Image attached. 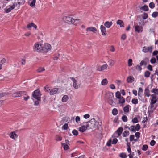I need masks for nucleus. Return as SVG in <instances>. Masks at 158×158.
<instances>
[{
  "label": "nucleus",
  "instance_id": "19",
  "mask_svg": "<svg viewBox=\"0 0 158 158\" xmlns=\"http://www.w3.org/2000/svg\"><path fill=\"white\" fill-rule=\"evenodd\" d=\"M86 31L88 32H92L93 33H96L97 31L96 28L94 27H89L86 29Z\"/></svg>",
  "mask_w": 158,
  "mask_h": 158
},
{
  "label": "nucleus",
  "instance_id": "8",
  "mask_svg": "<svg viewBox=\"0 0 158 158\" xmlns=\"http://www.w3.org/2000/svg\"><path fill=\"white\" fill-rule=\"evenodd\" d=\"M25 2V0H15V2L13 3L16 6V8L18 9L20 5L23 4Z\"/></svg>",
  "mask_w": 158,
  "mask_h": 158
},
{
  "label": "nucleus",
  "instance_id": "26",
  "mask_svg": "<svg viewBox=\"0 0 158 158\" xmlns=\"http://www.w3.org/2000/svg\"><path fill=\"white\" fill-rule=\"evenodd\" d=\"M116 23L120 25V26L121 27H124V23L122 20H118L116 22Z\"/></svg>",
  "mask_w": 158,
  "mask_h": 158
},
{
  "label": "nucleus",
  "instance_id": "52",
  "mask_svg": "<svg viewBox=\"0 0 158 158\" xmlns=\"http://www.w3.org/2000/svg\"><path fill=\"white\" fill-rule=\"evenodd\" d=\"M158 13L157 12H154L152 14V16L153 18H156L158 16Z\"/></svg>",
  "mask_w": 158,
  "mask_h": 158
},
{
  "label": "nucleus",
  "instance_id": "15",
  "mask_svg": "<svg viewBox=\"0 0 158 158\" xmlns=\"http://www.w3.org/2000/svg\"><path fill=\"white\" fill-rule=\"evenodd\" d=\"M139 23L141 26H144L147 23V21L141 17H138Z\"/></svg>",
  "mask_w": 158,
  "mask_h": 158
},
{
  "label": "nucleus",
  "instance_id": "27",
  "mask_svg": "<svg viewBox=\"0 0 158 158\" xmlns=\"http://www.w3.org/2000/svg\"><path fill=\"white\" fill-rule=\"evenodd\" d=\"M69 97L67 95H64L62 98L61 101L63 102H66L69 99Z\"/></svg>",
  "mask_w": 158,
  "mask_h": 158
},
{
  "label": "nucleus",
  "instance_id": "39",
  "mask_svg": "<svg viewBox=\"0 0 158 158\" xmlns=\"http://www.w3.org/2000/svg\"><path fill=\"white\" fill-rule=\"evenodd\" d=\"M119 156L121 158H126L127 157L126 154L125 153H122L120 154Z\"/></svg>",
  "mask_w": 158,
  "mask_h": 158
},
{
  "label": "nucleus",
  "instance_id": "13",
  "mask_svg": "<svg viewBox=\"0 0 158 158\" xmlns=\"http://www.w3.org/2000/svg\"><path fill=\"white\" fill-rule=\"evenodd\" d=\"M15 7H16V6L13 3V4L12 5H10L7 7L6 9H5V12L6 13H8L10 12L11 10L14 9Z\"/></svg>",
  "mask_w": 158,
  "mask_h": 158
},
{
  "label": "nucleus",
  "instance_id": "42",
  "mask_svg": "<svg viewBox=\"0 0 158 158\" xmlns=\"http://www.w3.org/2000/svg\"><path fill=\"white\" fill-rule=\"evenodd\" d=\"M10 93H9V92H7L6 93H1L0 94V98L2 97H4V96H5V95H7L8 94H10ZM1 102L0 101V106H1Z\"/></svg>",
  "mask_w": 158,
  "mask_h": 158
},
{
  "label": "nucleus",
  "instance_id": "57",
  "mask_svg": "<svg viewBox=\"0 0 158 158\" xmlns=\"http://www.w3.org/2000/svg\"><path fill=\"white\" fill-rule=\"evenodd\" d=\"M127 37L126 35L125 34H123L121 36V39L123 40H125Z\"/></svg>",
  "mask_w": 158,
  "mask_h": 158
},
{
  "label": "nucleus",
  "instance_id": "40",
  "mask_svg": "<svg viewBox=\"0 0 158 158\" xmlns=\"http://www.w3.org/2000/svg\"><path fill=\"white\" fill-rule=\"evenodd\" d=\"M115 96L116 98L118 99H119L122 97V96H121L120 93L119 91H118L116 93Z\"/></svg>",
  "mask_w": 158,
  "mask_h": 158
},
{
  "label": "nucleus",
  "instance_id": "44",
  "mask_svg": "<svg viewBox=\"0 0 158 158\" xmlns=\"http://www.w3.org/2000/svg\"><path fill=\"white\" fill-rule=\"evenodd\" d=\"M132 64V60L131 59H129L128 60V66L129 67H131Z\"/></svg>",
  "mask_w": 158,
  "mask_h": 158
},
{
  "label": "nucleus",
  "instance_id": "1",
  "mask_svg": "<svg viewBox=\"0 0 158 158\" xmlns=\"http://www.w3.org/2000/svg\"><path fill=\"white\" fill-rule=\"evenodd\" d=\"M51 48V45L48 43L42 44L40 42L35 43L33 46V50L34 52H38L46 53Z\"/></svg>",
  "mask_w": 158,
  "mask_h": 158
},
{
  "label": "nucleus",
  "instance_id": "10",
  "mask_svg": "<svg viewBox=\"0 0 158 158\" xmlns=\"http://www.w3.org/2000/svg\"><path fill=\"white\" fill-rule=\"evenodd\" d=\"M25 94V93L24 92L20 91L14 93L12 94V96L14 98L19 97Z\"/></svg>",
  "mask_w": 158,
  "mask_h": 158
},
{
  "label": "nucleus",
  "instance_id": "47",
  "mask_svg": "<svg viewBox=\"0 0 158 158\" xmlns=\"http://www.w3.org/2000/svg\"><path fill=\"white\" fill-rule=\"evenodd\" d=\"M55 139L56 141H60L62 139V138L59 135H56Z\"/></svg>",
  "mask_w": 158,
  "mask_h": 158
},
{
  "label": "nucleus",
  "instance_id": "59",
  "mask_svg": "<svg viewBox=\"0 0 158 158\" xmlns=\"http://www.w3.org/2000/svg\"><path fill=\"white\" fill-rule=\"evenodd\" d=\"M135 127L136 128V131H139L140 129V127L139 124H137L135 125Z\"/></svg>",
  "mask_w": 158,
  "mask_h": 158
},
{
  "label": "nucleus",
  "instance_id": "29",
  "mask_svg": "<svg viewBox=\"0 0 158 158\" xmlns=\"http://www.w3.org/2000/svg\"><path fill=\"white\" fill-rule=\"evenodd\" d=\"M130 107V106L129 105H127L126 106L123 108V110L124 112L126 113L128 112L129 111V108Z\"/></svg>",
  "mask_w": 158,
  "mask_h": 158
},
{
  "label": "nucleus",
  "instance_id": "32",
  "mask_svg": "<svg viewBox=\"0 0 158 158\" xmlns=\"http://www.w3.org/2000/svg\"><path fill=\"white\" fill-rule=\"evenodd\" d=\"M144 94L147 97H148L150 96V92L148 88L145 89L144 91Z\"/></svg>",
  "mask_w": 158,
  "mask_h": 158
},
{
  "label": "nucleus",
  "instance_id": "16",
  "mask_svg": "<svg viewBox=\"0 0 158 158\" xmlns=\"http://www.w3.org/2000/svg\"><path fill=\"white\" fill-rule=\"evenodd\" d=\"M100 29L102 35L103 36L106 35V32L105 27L102 25H101L100 26Z\"/></svg>",
  "mask_w": 158,
  "mask_h": 158
},
{
  "label": "nucleus",
  "instance_id": "6",
  "mask_svg": "<svg viewBox=\"0 0 158 158\" xmlns=\"http://www.w3.org/2000/svg\"><path fill=\"white\" fill-rule=\"evenodd\" d=\"M62 91L61 90V89L59 88H55L51 89L50 92V95H53L55 94H58L59 93L62 92Z\"/></svg>",
  "mask_w": 158,
  "mask_h": 158
},
{
  "label": "nucleus",
  "instance_id": "58",
  "mask_svg": "<svg viewBox=\"0 0 158 158\" xmlns=\"http://www.w3.org/2000/svg\"><path fill=\"white\" fill-rule=\"evenodd\" d=\"M80 118L79 116H77L75 118V121L77 123H79V122H80Z\"/></svg>",
  "mask_w": 158,
  "mask_h": 158
},
{
  "label": "nucleus",
  "instance_id": "3",
  "mask_svg": "<svg viewBox=\"0 0 158 158\" xmlns=\"http://www.w3.org/2000/svg\"><path fill=\"white\" fill-rule=\"evenodd\" d=\"M63 20L64 21L69 23H72L75 25L79 23L81 20L79 19H74L69 16H64L63 17Z\"/></svg>",
  "mask_w": 158,
  "mask_h": 158
},
{
  "label": "nucleus",
  "instance_id": "34",
  "mask_svg": "<svg viewBox=\"0 0 158 158\" xmlns=\"http://www.w3.org/2000/svg\"><path fill=\"white\" fill-rule=\"evenodd\" d=\"M129 134V132L128 131H125L122 134L123 137H126L128 136Z\"/></svg>",
  "mask_w": 158,
  "mask_h": 158
},
{
  "label": "nucleus",
  "instance_id": "9",
  "mask_svg": "<svg viewBox=\"0 0 158 158\" xmlns=\"http://www.w3.org/2000/svg\"><path fill=\"white\" fill-rule=\"evenodd\" d=\"M123 131V128L121 127H119L112 135V137H118L122 134Z\"/></svg>",
  "mask_w": 158,
  "mask_h": 158
},
{
  "label": "nucleus",
  "instance_id": "46",
  "mask_svg": "<svg viewBox=\"0 0 158 158\" xmlns=\"http://www.w3.org/2000/svg\"><path fill=\"white\" fill-rule=\"evenodd\" d=\"M118 139H117L116 138H114L112 140V141H111V143L112 144H116V143H117V142H118Z\"/></svg>",
  "mask_w": 158,
  "mask_h": 158
},
{
  "label": "nucleus",
  "instance_id": "17",
  "mask_svg": "<svg viewBox=\"0 0 158 158\" xmlns=\"http://www.w3.org/2000/svg\"><path fill=\"white\" fill-rule=\"evenodd\" d=\"M10 137L14 139L15 140V139L17 138L18 136V135L16 134L15 132H11L9 135Z\"/></svg>",
  "mask_w": 158,
  "mask_h": 158
},
{
  "label": "nucleus",
  "instance_id": "62",
  "mask_svg": "<svg viewBox=\"0 0 158 158\" xmlns=\"http://www.w3.org/2000/svg\"><path fill=\"white\" fill-rule=\"evenodd\" d=\"M147 68L150 71H152L153 70L152 67L150 65H148V66Z\"/></svg>",
  "mask_w": 158,
  "mask_h": 158
},
{
  "label": "nucleus",
  "instance_id": "5",
  "mask_svg": "<svg viewBox=\"0 0 158 158\" xmlns=\"http://www.w3.org/2000/svg\"><path fill=\"white\" fill-rule=\"evenodd\" d=\"M94 123L95 119H93L87 123H84L83 124H86L88 129H89L94 128Z\"/></svg>",
  "mask_w": 158,
  "mask_h": 158
},
{
  "label": "nucleus",
  "instance_id": "36",
  "mask_svg": "<svg viewBox=\"0 0 158 158\" xmlns=\"http://www.w3.org/2000/svg\"><path fill=\"white\" fill-rule=\"evenodd\" d=\"M119 99V103H123L125 102V99L122 97L121 98L118 99Z\"/></svg>",
  "mask_w": 158,
  "mask_h": 158
},
{
  "label": "nucleus",
  "instance_id": "45",
  "mask_svg": "<svg viewBox=\"0 0 158 158\" xmlns=\"http://www.w3.org/2000/svg\"><path fill=\"white\" fill-rule=\"evenodd\" d=\"M122 121L124 122H127V118L126 115H123L122 117Z\"/></svg>",
  "mask_w": 158,
  "mask_h": 158
},
{
  "label": "nucleus",
  "instance_id": "11",
  "mask_svg": "<svg viewBox=\"0 0 158 158\" xmlns=\"http://www.w3.org/2000/svg\"><path fill=\"white\" fill-rule=\"evenodd\" d=\"M135 30L138 33H140L143 31V28L141 25H136L135 26Z\"/></svg>",
  "mask_w": 158,
  "mask_h": 158
},
{
  "label": "nucleus",
  "instance_id": "64",
  "mask_svg": "<svg viewBox=\"0 0 158 158\" xmlns=\"http://www.w3.org/2000/svg\"><path fill=\"white\" fill-rule=\"evenodd\" d=\"M136 69L138 71H141L142 69V68L139 65H137L136 66Z\"/></svg>",
  "mask_w": 158,
  "mask_h": 158
},
{
  "label": "nucleus",
  "instance_id": "50",
  "mask_svg": "<svg viewBox=\"0 0 158 158\" xmlns=\"http://www.w3.org/2000/svg\"><path fill=\"white\" fill-rule=\"evenodd\" d=\"M150 74V72L148 71H146L145 72L144 76L145 77H148Z\"/></svg>",
  "mask_w": 158,
  "mask_h": 158
},
{
  "label": "nucleus",
  "instance_id": "12",
  "mask_svg": "<svg viewBox=\"0 0 158 158\" xmlns=\"http://www.w3.org/2000/svg\"><path fill=\"white\" fill-rule=\"evenodd\" d=\"M108 65L107 64H104L101 66H98L97 67V70L99 71H102L106 69Z\"/></svg>",
  "mask_w": 158,
  "mask_h": 158
},
{
  "label": "nucleus",
  "instance_id": "55",
  "mask_svg": "<svg viewBox=\"0 0 158 158\" xmlns=\"http://www.w3.org/2000/svg\"><path fill=\"white\" fill-rule=\"evenodd\" d=\"M72 133L75 135H77L78 134V131L76 130H73Z\"/></svg>",
  "mask_w": 158,
  "mask_h": 158
},
{
  "label": "nucleus",
  "instance_id": "54",
  "mask_svg": "<svg viewBox=\"0 0 158 158\" xmlns=\"http://www.w3.org/2000/svg\"><path fill=\"white\" fill-rule=\"evenodd\" d=\"M149 7L151 9H153L155 7V4L153 2H151L149 4Z\"/></svg>",
  "mask_w": 158,
  "mask_h": 158
},
{
  "label": "nucleus",
  "instance_id": "49",
  "mask_svg": "<svg viewBox=\"0 0 158 158\" xmlns=\"http://www.w3.org/2000/svg\"><path fill=\"white\" fill-rule=\"evenodd\" d=\"M45 70V69L43 67H40L37 70V71L38 73H41Z\"/></svg>",
  "mask_w": 158,
  "mask_h": 158
},
{
  "label": "nucleus",
  "instance_id": "48",
  "mask_svg": "<svg viewBox=\"0 0 158 158\" xmlns=\"http://www.w3.org/2000/svg\"><path fill=\"white\" fill-rule=\"evenodd\" d=\"M150 61L152 64H153L156 62V60L155 57H152Z\"/></svg>",
  "mask_w": 158,
  "mask_h": 158
},
{
  "label": "nucleus",
  "instance_id": "41",
  "mask_svg": "<svg viewBox=\"0 0 158 158\" xmlns=\"http://www.w3.org/2000/svg\"><path fill=\"white\" fill-rule=\"evenodd\" d=\"M138 118L136 117H135L132 120V122L133 123H136L138 122Z\"/></svg>",
  "mask_w": 158,
  "mask_h": 158
},
{
  "label": "nucleus",
  "instance_id": "33",
  "mask_svg": "<svg viewBox=\"0 0 158 158\" xmlns=\"http://www.w3.org/2000/svg\"><path fill=\"white\" fill-rule=\"evenodd\" d=\"M152 93H153L156 95H158V89L154 88H153L151 91Z\"/></svg>",
  "mask_w": 158,
  "mask_h": 158
},
{
  "label": "nucleus",
  "instance_id": "4",
  "mask_svg": "<svg viewBox=\"0 0 158 158\" xmlns=\"http://www.w3.org/2000/svg\"><path fill=\"white\" fill-rule=\"evenodd\" d=\"M106 99L108 103L111 106L113 105L114 97L113 93L108 92L106 93Z\"/></svg>",
  "mask_w": 158,
  "mask_h": 158
},
{
  "label": "nucleus",
  "instance_id": "56",
  "mask_svg": "<svg viewBox=\"0 0 158 158\" xmlns=\"http://www.w3.org/2000/svg\"><path fill=\"white\" fill-rule=\"evenodd\" d=\"M148 148V146L147 145H143L142 149L144 151H146Z\"/></svg>",
  "mask_w": 158,
  "mask_h": 158
},
{
  "label": "nucleus",
  "instance_id": "37",
  "mask_svg": "<svg viewBox=\"0 0 158 158\" xmlns=\"http://www.w3.org/2000/svg\"><path fill=\"white\" fill-rule=\"evenodd\" d=\"M35 2L36 0H32L30 3V6L31 7H34L35 6Z\"/></svg>",
  "mask_w": 158,
  "mask_h": 158
},
{
  "label": "nucleus",
  "instance_id": "60",
  "mask_svg": "<svg viewBox=\"0 0 158 158\" xmlns=\"http://www.w3.org/2000/svg\"><path fill=\"white\" fill-rule=\"evenodd\" d=\"M109 87L112 89H114L116 88L115 85L113 84L110 85Z\"/></svg>",
  "mask_w": 158,
  "mask_h": 158
},
{
  "label": "nucleus",
  "instance_id": "63",
  "mask_svg": "<svg viewBox=\"0 0 158 158\" xmlns=\"http://www.w3.org/2000/svg\"><path fill=\"white\" fill-rule=\"evenodd\" d=\"M134 135H131L130 137V141H132L134 139Z\"/></svg>",
  "mask_w": 158,
  "mask_h": 158
},
{
  "label": "nucleus",
  "instance_id": "24",
  "mask_svg": "<svg viewBox=\"0 0 158 158\" xmlns=\"http://www.w3.org/2000/svg\"><path fill=\"white\" fill-rule=\"evenodd\" d=\"M108 63L109 66H112L114 64L115 61L112 59H109L108 61Z\"/></svg>",
  "mask_w": 158,
  "mask_h": 158
},
{
  "label": "nucleus",
  "instance_id": "2",
  "mask_svg": "<svg viewBox=\"0 0 158 158\" xmlns=\"http://www.w3.org/2000/svg\"><path fill=\"white\" fill-rule=\"evenodd\" d=\"M41 94L39 90H36L34 91L32 94L33 98H32L34 102V105L37 106L39 102L41 101Z\"/></svg>",
  "mask_w": 158,
  "mask_h": 158
},
{
  "label": "nucleus",
  "instance_id": "28",
  "mask_svg": "<svg viewBox=\"0 0 158 158\" xmlns=\"http://www.w3.org/2000/svg\"><path fill=\"white\" fill-rule=\"evenodd\" d=\"M139 17H141L143 19H145L148 18V15L147 13L144 12L143 14L139 15Z\"/></svg>",
  "mask_w": 158,
  "mask_h": 158
},
{
  "label": "nucleus",
  "instance_id": "61",
  "mask_svg": "<svg viewBox=\"0 0 158 158\" xmlns=\"http://www.w3.org/2000/svg\"><path fill=\"white\" fill-rule=\"evenodd\" d=\"M134 125H132L130 127V130L131 131L135 132V130L134 129Z\"/></svg>",
  "mask_w": 158,
  "mask_h": 158
},
{
  "label": "nucleus",
  "instance_id": "21",
  "mask_svg": "<svg viewBox=\"0 0 158 158\" xmlns=\"http://www.w3.org/2000/svg\"><path fill=\"white\" fill-rule=\"evenodd\" d=\"M151 96L152 98L151 99L150 103L155 104L157 101L156 97L153 94H152Z\"/></svg>",
  "mask_w": 158,
  "mask_h": 158
},
{
  "label": "nucleus",
  "instance_id": "7",
  "mask_svg": "<svg viewBox=\"0 0 158 158\" xmlns=\"http://www.w3.org/2000/svg\"><path fill=\"white\" fill-rule=\"evenodd\" d=\"M152 46H150L149 47L145 46L142 49V51L143 52L147 53L149 52L151 53L152 50Z\"/></svg>",
  "mask_w": 158,
  "mask_h": 158
},
{
  "label": "nucleus",
  "instance_id": "25",
  "mask_svg": "<svg viewBox=\"0 0 158 158\" xmlns=\"http://www.w3.org/2000/svg\"><path fill=\"white\" fill-rule=\"evenodd\" d=\"M154 104V103H150V106L149 108L152 111H154L156 107V106Z\"/></svg>",
  "mask_w": 158,
  "mask_h": 158
},
{
  "label": "nucleus",
  "instance_id": "38",
  "mask_svg": "<svg viewBox=\"0 0 158 158\" xmlns=\"http://www.w3.org/2000/svg\"><path fill=\"white\" fill-rule=\"evenodd\" d=\"M118 113V110L116 108H114L113 109L112 111V113L113 115H116Z\"/></svg>",
  "mask_w": 158,
  "mask_h": 158
},
{
  "label": "nucleus",
  "instance_id": "22",
  "mask_svg": "<svg viewBox=\"0 0 158 158\" xmlns=\"http://www.w3.org/2000/svg\"><path fill=\"white\" fill-rule=\"evenodd\" d=\"M112 24L113 23L111 21H106L104 25L105 27H106L107 28H109L110 27Z\"/></svg>",
  "mask_w": 158,
  "mask_h": 158
},
{
  "label": "nucleus",
  "instance_id": "53",
  "mask_svg": "<svg viewBox=\"0 0 158 158\" xmlns=\"http://www.w3.org/2000/svg\"><path fill=\"white\" fill-rule=\"evenodd\" d=\"M45 89L47 92H49L50 93V92L51 89H50V87L49 86L47 85L45 87Z\"/></svg>",
  "mask_w": 158,
  "mask_h": 158
},
{
  "label": "nucleus",
  "instance_id": "51",
  "mask_svg": "<svg viewBox=\"0 0 158 158\" xmlns=\"http://www.w3.org/2000/svg\"><path fill=\"white\" fill-rule=\"evenodd\" d=\"M147 62L146 61H143V60L141 61L140 63V66H142L143 65H147Z\"/></svg>",
  "mask_w": 158,
  "mask_h": 158
},
{
  "label": "nucleus",
  "instance_id": "31",
  "mask_svg": "<svg viewBox=\"0 0 158 158\" xmlns=\"http://www.w3.org/2000/svg\"><path fill=\"white\" fill-rule=\"evenodd\" d=\"M140 9L144 11H148V8L147 6L145 5L140 8Z\"/></svg>",
  "mask_w": 158,
  "mask_h": 158
},
{
  "label": "nucleus",
  "instance_id": "23",
  "mask_svg": "<svg viewBox=\"0 0 158 158\" xmlns=\"http://www.w3.org/2000/svg\"><path fill=\"white\" fill-rule=\"evenodd\" d=\"M134 78L132 76H129L127 79V81L128 83H132L134 81Z\"/></svg>",
  "mask_w": 158,
  "mask_h": 158
},
{
  "label": "nucleus",
  "instance_id": "35",
  "mask_svg": "<svg viewBox=\"0 0 158 158\" xmlns=\"http://www.w3.org/2000/svg\"><path fill=\"white\" fill-rule=\"evenodd\" d=\"M62 146L63 147L64 149L65 150H67L69 148V147L65 143H62Z\"/></svg>",
  "mask_w": 158,
  "mask_h": 158
},
{
  "label": "nucleus",
  "instance_id": "20",
  "mask_svg": "<svg viewBox=\"0 0 158 158\" xmlns=\"http://www.w3.org/2000/svg\"><path fill=\"white\" fill-rule=\"evenodd\" d=\"M102 128V123L95 121V120L94 128L99 129Z\"/></svg>",
  "mask_w": 158,
  "mask_h": 158
},
{
  "label": "nucleus",
  "instance_id": "43",
  "mask_svg": "<svg viewBox=\"0 0 158 158\" xmlns=\"http://www.w3.org/2000/svg\"><path fill=\"white\" fill-rule=\"evenodd\" d=\"M132 103L134 104H136L138 103V101L137 99H133L131 101Z\"/></svg>",
  "mask_w": 158,
  "mask_h": 158
},
{
  "label": "nucleus",
  "instance_id": "18",
  "mask_svg": "<svg viewBox=\"0 0 158 158\" xmlns=\"http://www.w3.org/2000/svg\"><path fill=\"white\" fill-rule=\"evenodd\" d=\"M82 126L81 127L79 128V131L81 132H85L87 129H88V128L86 124Z\"/></svg>",
  "mask_w": 158,
  "mask_h": 158
},
{
  "label": "nucleus",
  "instance_id": "14",
  "mask_svg": "<svg viewBox=\"0 0 158 158\" xmlns=\"http://www.w3.org/2000/svg\"><path fill=\"white\" fill-rule=\"evenodd\" d=\"M70 78L71 79V80L73 81V87L76 89H77L79 87V85L77 83V80H76L73 77H70Z\"/></svg>",
  "mask_w": 158,
  "mask_h": 158
},
{
  "label": "nucleus",
  "instance_id": "30",
  "mask_svg": "<svg viewBox=\"0 0 158 158\" xmlns=\"http://www.w3.org/2000/svg\"><path fill=\"white\" fill-rule=\"evenodd\" d=\"M108 82V81L106 79H104L101 81V84L102 85H105L107 84Z\"/></svg>",
  "mask_w": 158,
  "mask_h": 158
}]
</instances>
